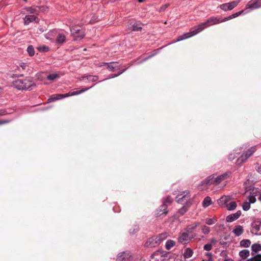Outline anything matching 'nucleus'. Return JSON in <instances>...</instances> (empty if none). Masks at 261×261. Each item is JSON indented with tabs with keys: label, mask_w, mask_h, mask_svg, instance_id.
Here are the masks:
<instances>
[{
	"label": "nucleus",
	"mask_w": 261,
	"mask_h": 261,
	"mask_svg": "<svg viewBox=\"0 0 261 261\" xmlns=\"http://www.w3.org/2000/svg\"><path fill=\"white\" fill-rule=\"evenodd\" d=\"M247 261H261V254H257L254 257L249 258Z\"/></svg>",
	"instance_id": "f704fd0d"
},
{
	"label": "nucleus",
	"mask_w": 261,
	"mask_h": 261,
	"mask_svg": "<svg viewBox=\"0 0 261 261\" xmlns=\"http://www.w3.org/2000/svg\"><path fill=\"white\" fill-rule=\"evenodd\" d=\"M169 4H167L162 6L160 8L161 11H164L169 6Z\"/></svg>",
	"instance_id": "de8ad7c7"
},
{
	"label": "nucleus",
	"mask_w": 261,
	"mask_h": 261,
	"mask_svg": "<svg viewBox=\"0 0 261 261\" xmlns=\"http://www.w3.org/2000/svg\"><path fill=\"white\" fill-rule=\"evenodd\" d=\"M243 209L244 211H248L250 208V203L249 202H245L242 205Z\"/></svg>",
	"instance_id": "e433bc0d"
},
{
	"label": "nucleus",
	"mask_w": 261,
	"mask_h": 261,
	"mask_svg": "<svg viewBox=\"0 0 261 261\" xmlns=\"http://www.w3.org/2000/svg\"><path fill=\"white\" fill-rule=\"evenodd\" d=\"M240 0L232 1L230 3H225L220 5V8L225 11L231 10L240 3Z\"/></svg>",
	"instance_id": "423d86ee"
},
{
	"label": "nucleus",
	"mask_w": 261,
	"mask_h": 261,
	"mask_svg": "<svg viewBox=\"0 0 261 261\" xmlns=\"http://www.w3.org/2000/svg\"><path fill=\"white\" fill-rule=\"evenodd\" d=\"M252 251L256 253L261 250V245L259 244H254L251 246Z\"/></svg>",
	"instance_id": "c756f323"
},
{
	"label": "nucleus",
	"mask_w": 261,
	"mask_h": 261,
	"mask_svg": "<svg viewBox=\"0 0 261 261\" xmlns=\"http://www.w3.org/2000/svg\"><path fill=\"white\" fill-rule=\"evenodd\" d=\"M223 19H221L220 18L217 17H212L209 18L206 21L208 27L212 25L213 24L219 23L221 22H224Z\"/></svg>",
	"instance_id": "f8f14e48"
},
{
	"label": "nucleus",
	"mask_w": 261,
	"mask_h": 261,
	"mask_svg": "<svg viewBox=\"0 0 261 261\" xmlns=\"http://www.w3.org/2000/svg\"><path fill=\"white\" fill-rule=\"evenodd\" d=\"M223 261H233V260L230 258H228V259H224Z\"/></svg>",
	"instance_id": "4d7b16f0"
},
{
	"label": "nucleus",
	"mask_w": 261,
	"mask_h": 261,
	"mask_svg": "<svg viewBox=\"0 0 261 261\" xmlns=\"http://www.w3.org/2000/svg\"><path fill=\"white\" fill-rule=\"evenodd\" d=\"M25 16L23 18V23L24 25H28L30 23L39 22V18L37 14V9L32 8V7H27L25 9Z\"/></svg>",
	"instance_id": "f03ea898"
},
{
	"label": "nucleus",
	"mask_w": 261,
	"mask_h": 261,
	"mask_svg": "<svg viewBox=\"0 0 261 261\" xmlns=\"http://www.w3.org/2000/svg\"><path fill=\"white\" fill-rule=\"evenodd\" d=\"M65 41V36L63 34H59L56 39V43L61 44Z\"/></svg>",
	"instance_id": "393cba45"
},
{
	"label": "nucleus",
	"mask_w": 261,
	"mask_h": 261,
	"mask_svg": "<svg viewBox=\"0 0 261 261\" xmlns=\"http://www.w3.org/2000/svg\"><path fill=\"white\" fill-rule=\"evenodd\" d=\"M188 206H184L180 209L179 210L178 213L181 215H184L188 210Z\"/></svg>",
	"instance_id": "4c0bfd02"
},
{
	"label": "nucleus",
	"mask_w": 261,
	"mask_h": 261,
	"mask_svg": "<svg viewBox=\"0 0 261 261\" xmlns=\"http://www.w3.org/2000/svg\"><path fill=\"white\" fill-rule=\"evenodd\" d=\"M88 89V88H87V89H85L83 90H81L80 91H76L73 92L71 93V95L73 96V95H75L80 94L85 92V91H86Z\"/></svg>",
	"instance_id": "ea45409f"
},
{
	"label": "nucleus",
	"mask_w": 261,
	"mask_h": 261,
	"mask_svg": "<svg viewBox=\"0 0 261 261\" xmlns=\"http://www.w3.org/2000/svg\"><path fill=\"white\" fill-rule=\"evenodd\" d=\"M119 65L117 62H112L107 64V68L110 71H114L116 69H118Z\"/></svg>",
	"instance_id": "aec40b11"
},
{
	"label": "nucleus",
	"mask_w": 261,
	"mask_h": 261,
	"mask_svg": "<svg viewBox=\"0 0 261 261\" xmlns=\"http://www.w3.org/2000/svg\"><path fill=\"white\" fill-rule=\"evenodd\" d=\"M37 49L40 51L42 53H46L49 50V48L46 46H38Z\"/></svg>",
	"instance_id": "7c9ffc66"
},
{
	"label": "nucleus",
	"mask_w": 261,
	"mask_h": 261,
	"mask_svg": "<svg viewBox=\"0 0 261 261\" xmlns=\"http://www.w3.org/2000/svg\"><path fill=\"white\" fill-rule=\"evenodd\" d=\"M19 66L22 69H25L28 66L27 64L24 63H21L19 64Z\"/></svg>",
	"instance_id": "c03bdc74"
},
{
	"label": "nucleus",
	"mask_w": 261,
	"mask_h": 261,
	"mask_svg": "<svg viewBox=\"0 0 261 261\" xmlns=\"http://www.w3.org/2000/svg\"><path fill=\"white\" fill-rule=\"evenodd\" d=\"M258 196H259L258 200L261 201V194H260L259 192H258Z\"/></svg>",
	"instance_id": "864d4df0"
},
{
	"label": "nucleus",
	"mask_w": 261,
	"mask_h": 261,
	"mask_svg": "<svg viewBox=\"0 0 261 261\" xmlns=\"http://www.w3.org/2000/svg\"><path fill=\"white\" fill-rule=\"evenodd\" d=\"M167 206L166 204L164 203L162 204L159 210H158V212L156 214L158 216H161L162 215H166L167 214Z\"/></svg>",
	"instance_id": "dca6fc26"
},
{
	"label": "nucleus",
	"mask_w": 261,
	"mask_h": 261,
	"mask_svg": "<svg viewBox=\"0 0 261 261\" xmlns=\"http://www.w3.org/2000/svg\"><path fill=\"white\" fill-rule=\"evenodd\" d=\"M23 1H24V2H27V0H23Z\"/></svg>",
	"instance_id": "052dcab7"
},
{
	"label": "nucleus",
	"mask_w": 261,
	"mask_h": 261,
	"mask_svg": "<svg viewBox=\"0 0 261 261\" xmlns=\"http://www.w3.org/2000/svg\"><path fill=\"white\" fill-rule=\"evenodd\" d=\"M232 232L235 234L236 236H239L242 234L243 232V228L241 225L236 226Z\"/></svg>",
	"instance_id": "6ab92c4d"
},
{
	"label": "nucleus",
	"mask_w": 261,
	"mask_h": 261,
	"mask_svg": "<svg viewBox=\"0 0 261 261\" xmlns=\"http://www.w3.org/2000/svg\"><path fill=\"white\" fill-rule=\"evenodd\" d=\"M211 241V242L212 243H214V244L216 243V240L215 239H212Z\"/></svg>",
	"instance_id": "5fc2aeb1"
},
{
	"label": "nucleus",
	"mask_w": 261,
	"mask_h": 261,
	"mask_svg": "<svg viewBox=\"0 0 261 261\" xmlns=\"http://www.w3.org/2000/svg\"><path fill=\"white\" fill-rule=\"evenodd\" d=\"M27 52L30 56H33L35 54L34 48L32 45H30L27 48Z\"/></svg>",
	"instance_id": "c9c22d12"
},
{
	"label": "nucleus",
	"mask_w": 261,
	"mask_h": 261,
	"mask_svg": "<svg viewBox=\"0 0 261 261\" xmlns=\"http://www.w3.org/2000/svg\"><path fill=\"white\" fill-rule=\"evenodd\" d=\"M230 200V196L224 195L218 200V203L221 207H225Z\"/></svg>",
	"instance_id": "9d476101"
},
{
	"label": "nucleus",
	"mask_w": 261,
	"mask_h": 261,
	"mask_svg": "<svg viewBox=\"0 0 261 261\" xmlns=\"http://www.w3.org/2000/svg\"><path fill=\"white\" fill-rule=\"evenodd\" d=\"M212 203V202L211 198L208 196H207L204 199L202 202V205L204 207H207L208 206H210Z\"/></svg>",
	"instance_id": "bb28decb"
},
{
	"label": "nucleus",
	"mask_w": 261,
	"mask_h": 261,
	"mask_svg": "<svg viewBox=\"0 0 261 261\" xmlns=\"http://www.w3.org/2000/svg\"><path fill=\"white\" fill-rule=\"evenodd\" d=\"M88 79L90 81H96L98 79V78L97 76H90L88 78Z\"/></svg>",
	"instance_id": "49530a36"
},
{
	"label": "nucleus",
	"mask_w": 261,
	"mask_h": 261,
	"mask_svg": "<svg viewBox=\"0 0 261 261\" xmlns=\"http://www.w3.org/2000/svg\"><path fill=\"white\" fill-rule=\"evenodd\" d=\"M61 98H63V97H60L59 96V94H58V95H56L53 96L50 98L48 99V100L49 101H54V100H56L60 99Z\"/></svg>",
	"instance_id": "58836bf2"
},
{
	"label": "nucleus",
	"mask_w": 261,
	"mask_h": 261,
	"mask_svg": "<svg viewBox=\"0 0 261 261\" xmlns=\"http://www.w3.org/2000/svg\"><path fill=\"white\" fill-rule=\"evenodd\" d=\"M228 174L225 173L221 175L215 177L214 175L208 176L206 179L202 181L198 188L200 190H204L207 189L208 184H219L221 181L227 178Z\"/></svg>",
	"instance_id": "f257e3e1"
},
{
	"label": "nucleus",
	"mask_w": 261,
	"mask_h": 261,
	"mask_svg": "<svg viewBox=\"0 0 261 261\" xmlns=\"http://www.w3.org/2000/svg\"><path fill=\"white\" fill-rule=\"evenodd\" d=\"M203 248L205 250L210 251L212 249V245L211 243L205 244Z\"/></svg>",
	"instance_id": "a19ab883"
},
{
	"label": "nucleus",
	"mask_w": 261,
	"mask_h": 261,
	"mask_svg": "<svg viewBox=\"0 0 261 261\" xmlns=\"http://www.w3.org/2000/svg\"><path fill=\"white\" fill-rule=\"evenodd\" d=\"M69 96H71V93H66L65 94H59V96L60 97H63V98H65V97H66Z\"/></svg>",
	"instance_id": "a18cd8bd"
},
{
	"label": "nucleus",
	"mask_w": 261,
	"mask_h": 261,
	"mask_svg": "<svg viewBox=\"0 0 261 261\" xmlns=\"http://www.w3.org/2000/svg\"><path fill=\"white\" fill-rule=\"evenodd\" d=\"M241 215V212L240 211H238L236 213L227 216L226 220L227 222H231L238 219L240 217Z\"/></svg>",
	"instance_id": "2eb2a0df"
},
{
	"label": "nucleus",
	"mask_w": 261,
	"mask_h": 261,
	"mask_svg": "<svg viewBox=\"0 0 261 261\" xmlns=\"http://www.w3.org/2000/svg\"><path fill=\"white\" fill-rule=\"evenodd\" d=\"M175 245V242L174 241L169 240L166 242L165 247L167 250H170Z\"/></svg>",
	"instance_id": "c85d7f7f"
},
{
	"label": "nucleus",
	"mask_w": 261,
	"mask_h": 261,
	"mask_svg": "<svg viewBox=\"0 0 261 261\" xmlns=\"http://www.w3.org/2000/svg\"><path fill=\"white\" fill-rule=\"evenodd\" d=\"M139 2L142 3L144 2L145 0H138Z\"/></svg>",
	"instance_id": "13d9d810"
},
{
	"label": "nucleus",
	"mask_w": 261,
	"mask_h": 261,
	"mask_svg": "<svg viewBox=\"0 0 261 261\" xmlns=\"http://www.w3.org/2000/svg\"><path fill=\"white\" fill-rule=\"evenodd\" d=\"M261 7V0H254L250 1L246 5V8L252 9H257Z\"/></svg>",
	"instance_id": "9b49d317"
},
{
	"label": "nucleus",
	"mask_w": 261,
	"mask_h": 261,
	"mask_svg": "<svg viewBox=\"0 0 261 261\" xmlns=\"http://www.w3.org/2000/svg\"><path fill=\"white\" fill-rule=\"evenodd\" d=\"M76 34H72L73 35V37L74 38H75L76 39H78L77 38L80 37V39H82L84 37V35L83 34H82L81 35H80V36H76L75 35H76Z\"/></svg>",
	"instance_id": "09e8293b"
},
{
	"label": "nucleus",
	"mask_w": 261,
	"mask_h": 261,
	"mask_svg": "<svg viewBox=\"0 0 261 261\" xmlns=\"http://www.w3.org/2000/svg\"><path fill=\"white\" fill-rule=\"evenodd\" d=\"M71 33H79L80 31V30L79 29V27L72 28L70 29Z\"/></svg>",
	"instance_id": "79ce46f5"
},
{
	"label": "nucleus",
	"mask_w": 261,
	"mask_h": 261,
	"mask_svg": "<svg viewBox=\"0 0 261 261\" xmlns=\"http://www.w3.org/2000/svg\"><path fill=\"white\" fill-rule=\"evenodd\" d=\"M258 191L255 190L250 194L248 197L249 202L250 203H254L256 201V196H258Z\"/></svg>",
	"instance_id": "a211bd4d"
},
{
	"label": "nucleus",
	"mask_w": 261,
	"mask_h": 261,
	"mask_svg": "<svg viewBox=\"0 0 261 261\" xmlns=\"http://www.w3.org/2000/svg\"><path fill=\"white\" fill-rule=\"evenodd\" d=\"M243 13H244V11L243 10H242V11H240L239 12H236V13H234V14H233L232 15H230L228 17L224 18L223 19V21H226L230 20L231 19L236 18V17L239 16H240L241 14H242Z\"/></svg>",
	"instance_id": "4be33fe9"
},
{
	"label": "nucleus",
	"mask_w": 261,
	"mask_h": 261,
	"mask_svg": "<svg viewBox=\"0 0 261 261\" xmlns=\"http://www.w3.org/2000/svg\"><path fill=\"white\" fill-rule=\"evenodd\" d=\"M217 221V219L216 217L213 218H207L205 219V223L209 225L214 224Z\"/></svg>",
	"instance_id": "b1692460"
},
{
	"label": "nucleus",
	"mask_w": 261,
	"mask_h": 261,
	"mask_svg": "<svg viewBox=\"0 0 261 261\" xmlns=\"http://www.w3.org/2000/svg\"><path fill=\"white\" fill-rule=\"evenodd\" d=\"M206 255L207 256V257L208 258V260H210V259H212V254H211V253H206Z\"/></svg>",
	"instance_id": "8fccbe9b"
},
{
	"label": "nucleus",
	"mask_w": 261,
	"mask_h": 261,
	"mask_svg": "<svg viewBox=\"0 0 261 261\" xmlns=\"http://www.w3.org/2000/svg\"><path fill=\"white\" fill-rule=\"evenodd\" d=\"M132 257L131 254L128 252L119 253L117 257V261H129Z\"/></svg>",
	"instance_id": "6e6552de"
},
{
	"label": "nucleus",
	"mask_w": 261,
	"mask_h": 261,
	"mask_svg": "<svg viewBox=\"0 0 261 261\" xmlns=\"http://www.w3.org/2000/svg\"><path fill=\"white\" fill-rule=\"evenodd\" d=\"M13 86L18 90H27L35 86L31 77L18 79L13 82Z\"/></svg>",
	"instance_id": "7ed1b4c3"
},
{
	"label": "nucleus",
	"mask_w": 261,
	"mask_h": 261,
	"mask_svg": "<svg viewBox=\"0 0 261 261\" xmlns=\"http://www.w3.org/2000/svg\"><path fill=\"white\" fill-rule=\"evenodd\" d=\"M32 8H36L37 9V14L38 15L40 12H46L48 10V7L45 6H32Z\"/></svg>",
	"instance_id": "f3484780"
},
{
	"label": "nucleus",
	"mask_w": 261,
	"mask_h": 261,
	"mask_svg": "<svg viewBox=\"0 0 261 261\" xmlns=\"http://www.w3.org/2000/svg\"><path fill=\"white\" fill-rule=\"evenodd\" d=\"M193 254L192 250L190 248H187L185 249L184 252V256L185 258H188L192 257Z\"/></svg>",
	"instance_id": "5701e85b"
},
{
	"label": "nucleus",
	"mask_w": 261,
	"mask_h": 261,
	"mask_svg": "<svg viewBox=\"0 0 261 261\" xmlns=\"http://www.w3.org/2000/svg\"><path fill=\"white\" fill-rule=\"evenodd\" d=\"M199 223L194 222L190 225H189L187 227V230L189 232H193L198 226Z\"/></svg>",
	"instance_id": "412c9836"
},
{
	"label": "nucleus",
	"mask_w": 261,
	"mask_h": 261,
	"mask_svg": "<svg viewBox=\"0 0 261 261\" xmlns=\"http://www.w3.org/2000/svg\"><path fill=\"white\" fill-rule=\"evenodd\" d=\"M207 27H208V25L206 22H204L197 26H195L193 30H191L189 33H200Z\"/></svg>",
	"instance_id": "4468645a"
},
{
	"label": "nucleus",
	"mask_w": 261,
	"mask_h": 261,
	"mask_svg": "<svg viewBox=\"0 0 261 261\" xmlns=\"http://www.w3.org/2000/svg\"><path fill=\"white\" fill-rule=\"evenodd\" d=\"M241 246L244 247H248L251 244V242L249 240H243L240 242Z\"/></svg>",
	"instance_id": "2f4dec72"
},
{
	"label": "nucleus",
	"mask_w": 261,
	"mask_h": 261,
	"mask_svg": "<svg viewBox=\"0 0 261 261\" xmlns=\"http://www.w3.org/2000/svg\"><path fill=\"white\" fill-rule=\"evenodd\" d=\"M256 151L255 147H251L244 151L241 156L238 159L237 163L239 165H241L242 163L245 162Z\"/></svg>",
	"instance_id": "39448f33"
},
{
	"label": "nucleus",
	"mask_w": 261,
	"mask_h": 261,
	"mask_svg": "<svg viewBox=\"0 0 261 261\" xmlns=\"http://www.w3.org/2000/svg\"><path fill=\"white\" fill-rule=\"evenodd\" d=\"M142 24L140 22H132L128 25V29L131 31H142Z\"/></svg>",
	"instance_id": "0eeeda50"
},
{
	"label": "nucleus",
	"mask_w": 261,
	"mask_h": 261,
	"mask_svg": "<svg viewBox=\"0 0 261 261\" xmlns=\"http://www.w3.org/2000/svg\"><path fill=\"white\" fill-rule=\"evenodd\" d=\"M256 170L259 173H261V165L258 167Z\"/></svg>",
	"instance_id": "3c124183"
},
{
	"label": "nucleus",
	"mask_w": 261,
	"mask_h": 261,
	"mask_svg": "<svg viewBox=\"0 0 261 261\" xmlns=\"http://www.w3.org/2000/svg\"><path fill=\"white\" fill-rule=\"evenodd\" d=\"M229 159H234V157L231 158V157L230 156H229Z\"/></svg>",
	"instance_id": "bf43d9fd"
},
{
	"label": "nucleus",
	"mask_w": 261,
	"mask_h": 261,
	"mask_svg": "<svg viewBox=\"0 0 261 261\" xmlns=\"http://www.w3.org/2000/svg\"><path fill=\"white\" fill-rule=\"evenodd\" d=\"M190 240L189 234L186 232H181L178 238V242L179 243L185 244L188 243Z\"/></svg>",
	"instance_id": "1a4fd4ad"
},
{
	"label": "nucleus",
	"mask_w": 261,
	"mask_h": 261,
	"mask_svg": "<svg viewBox=\"0 0 261 261\" xmlns=\"http://www.w3.org/2000/svg\"><path fill=\"white\" fill-rule=\"evenodd\" d=\"M237 207V203L234 201H231L226 206L225 208L228 211L234 210Z\"/></svg>",
	"instance_id": "a878e982"
},
{
	"label": "nucleus",
	"mask_w": 261,
	"mask_h": 261,
	"mask_svg": "<svg viewBox=\"0 0 261 261\" xmlns=\"http://www.w3.org/2000/svg\"><path fill=\"white\" fill-rule=\"evenodd\" d=\"M7 122V121H6L1 120L0 121V125L5 124V123H6Z\"/></svg>",
	"instance_id": "603ef678"
},
{
	"label": "nucleus",
	"mask_w": 261,
	"mask_h": 261,
	"mask_svg": "<svg viewBox=\"0 0 261 261\" xmlns=\"http://www.w3.org/2000/svg\"><path fill=\"white\" fill-rule=\"evenodd\" d=\"M166 233H163L158 236H153L148 239L145 244L147 247L153 248L159 246L167 238Z\"/></svg>",
	"instance_id": "20e7f679"
},
{
	"label": "nucleus",
	"mask_w": 261,
	"mask_h": 261,
	"mask_svg": "<svg viewBox=\"0 0 261 261\" xmlns=\"http://www.w3.org/2000/svg\"><path fill=\"white\" fill-rule=\"evenodd\" d=\"M59 75L58 73H53L49 74L47 76V79L50 81H54L56 79L59 77Z\"/></svg>",
	"instance_id": "473e14b6"
},
{
	"label": "nucleus",
	"mask_w": 261,
	"mask_h": 261,
	"mask_svg": "<svg viewBox=\"0 0 261 261\" xmlns=\"http://www.w3.org/2000/svg\"><path fill=\"white\" fill-rule=\"evenodd\" d=\"M202 232L204 234H207L210 232V228L205 225L201 226Z\"/></svg>",
	"instance_id": "72a5a7b5"
},
{
	"label": "nucleus",
	"mask_w": 261,
	"mask_h": 261,
	"mask_svg": "<svg viewBox=\"0 0 261 261\" xmlns=\"http://www.w3.org/2000/svg\"><path fill=\"white\" fill-rule=\"evenodd\" d=\"M172 201V199L170 197H168L166 198V199L165 200L164 203L167 204V203H171Z\"/></svg>",
	"instance_id": "37998d69"
},
{
	"label": "nucleus",
	"mask_w": 261,
	"mask_h": 261,
	"mask_svg": "<svg viewBox=\"0 0 261 261\" xmlns=\"http://www.w3.org/2000/svg\"><path fill=\"white\" fill-rule=\"evenodd\" d=\"M96 21H97V20H96V19H95L94 20H90L89 22L92 23L93 22Z\"/></svg>",
	"instance_id": "6e6d98bb"
},
{
	"label": "nucleus",
	"mask_w": 261,
	"mask_h": 261,
	"mask_svg": "<svg viewBox=\"0 0 261 261\" xmlns=\"http://www.w3.org/2000/svg\"><path fill=\"white\" fill-rule=\"evenodd\" d=\"M189 198V192L188 191H185L182 194L177 195L176 197L177 201L178 203H182L184 202L185 200L187 201Z\"/></svg>",
	"instance_id": "ddd939ff"
},
{
	"label": "nucleus",
	"mask_w": 261,
	"mask_h": 261,
	"mask_svg": "<svg viewBox=\"0 0 261 261\" xmlns=\"http://www.w3.org/2000/svg\"><path fill=\"white\" fill-rule=\"evenodd\" d=\"M250 254V252L249 250L245 249L239 252V255L242 258H246L247 257L249 256Z\"/></svg>",
	"instance_id": "cd10ccee"
}]
</instances>
